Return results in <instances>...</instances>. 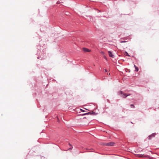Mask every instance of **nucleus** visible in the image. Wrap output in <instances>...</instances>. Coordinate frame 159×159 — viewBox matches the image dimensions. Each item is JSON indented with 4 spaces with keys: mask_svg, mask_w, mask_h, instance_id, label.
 <instances>
[{
    "mask_svg": "<svg viewBox=\"0 0 159 159\" xmlns=\"http://www.w3.org/2000/svg\"><path fill=\"white\" fill-rule=\"evenodd\" d=\"M119 95H120V94H121L122 95V97L123 98H125L126 97H127L128 95H127L126 93H124L122 91H120L118 92Z\"/></svg>",
    "mask_w": 159,
    "mask_h": 159,
    "instance_id": "f257e3e1",
    "label": "nucleus"
},
{
    "mask_svg": "<svg viewBox=\"0 0 159 159\" xmlns=\"http://www.w3.org/2000/svg\"><path fill=\"white\" fill-rule=\"evenodd\" d=\"M115 143L113 142L105 143L104 145L107 146H113L114 145Z\"/></svg>",
    "mask_w": 159,
    "mask_h": 159,
    "instance_id": "f03ea898",
    "label": "nucleus"
},
{
    "mask_svg": "<svg viewBox=\"0 0 159 159\" xmlns=\"http://www.w3.org/2000/svg\"><path fill=\"white\" fill-rule=\"evenodd\" d=\"M83 50L84 52H90V50L86 48H83Z\"/></svg>",
    "mask_w": 159,
    "mask_h": 159,
    "instance_id": "7ed1b4c3",
    "label": "nucleus"
},
{
    "mask_svg": "<svg viewBox=\"0 0 159 159\" xmlns=\"http://www.w3.org/2000/svg\"><path fill=\"white\" fill-rule=\"evenodd\" d=\"M155 134H156L155 133H153L151 135H149L148 136L149 139H151L152 138V137H154Z\"/></svg>",
    "mask_w": 159,
    "mask_h": 159,
    "instance_id": "20e7f679",
    "label": "nucleus"
},
{
    "mask_svg": "<svg viewBox=\"0 0 159 159\" xmlns=\"http://www.w3.org/2000/svg\"><path fill=\"white\" fill-rule=\"evenodd\" d=\"M108 53L110 57L113 58L114 57V55L112 54L111 52L110 51H108Z\"/></svg>",
    "mask_w": 159,
    "mask_h": 159,
    "instance_id": "39448f33",
    "label": "nucleus"
},
{
    "mask_svg": "<svg viewBox=\"0 0 159 159\" xmlns=\"http://www.w3.org/2000/svg\"><path fill=\"white\" fill-rule=\"evenodd\" d=\"M134 66L135 67V71L137 72L139 70V68L137 67H136L135 65H134Z\"/></svg>",
    "mask_w": 159,
    "mask_h": 159,
    "instance_id": "423d86ee",
    "label": "nucleus"
},
{
    "mask_svg": "<svg viewBox=\"0 0 159 159\" xmlns=\"http://www.w3.org/2000/svg\"><path fill=\"white\" fill-rule=\"evenodd\" d=\"M124 54L126 56H130V55H129L128 53L126 52H125Z\"/></svg>",
    "mask_w": 159,
    "mask_h": 159,
    "instance_id": "0eeeda50",
    "label": "nucleus"
},
{
    "mask_svg": "<svg viewBox=\"0 0 159 159\" xmlns=\"http://www.w3.org/2000/svg\"><path fill=\"white\" fill-rule=\"evenodd\" d=\"M130 106L131 107H132V108H134V105L133 104H131L130 105Z\"/></svg>",
    "mask_w": 159,
    "mask_h": 159,
    "instance_id": "6e6552de",
    "label": "nucleus"
},
{
    "mask_svg": "<svg viewBox=\"0 0 159 159\" xmlns=\"http://www.w3.org/2000/svg\"><path fill=\"white\" fill-rule=\"evenodd\" d=\"M126 41H121V42H120V43H125V42H126Z\"/></svg>",
    "mask_w": 159,
    "mask_h": 159,
    "instance_id": "1a4fd4ad",
    "label": "nucleus"
},
{
    "mask_svg": "<svg viewBox=\"0 0 159 159\" xmlns=\"http://www.w3.org/2000/svg\"><path fill=\"white\" fill-rule=\"evenodd\" d=\"M90 114V112H88V113L84 114L83 115H88V114Z\"/></svg>",
    "mask_w": 159,
    "mask_h": 159,
    "instance_id": "9d476101",
    "label": "nucleus"
},
{
    "mask_svg": "<svg viewBox=\"0 0 159 159\" xmlns=\"http://www.w3.org/2000/svg\"><path fill=\"white\" fill-rule=\"evenodd\" d=\"M107 72V70L106 69H104V72Z\"/></svg>",
    "mask_w": 159,
    "mask_h": 159,
    "instance_id": "9b49d317",
    "label": "nucleus"
},
{
    "mask_svg": "<svg viewBox=\"0 0 159 159\" xmlns=\"http://www.w3.org/2000/svg\"><path fill=\"white\" fill-rule=\"evenodd\" d=\"M104 57L105 59L107 60V58L105 56H104Z\"/></svg>",
    "mask_w": 159,
    "mask_h": 159,
    "instance_id": "f8f14e48",
    "label": "nucleus"
},
{
    "mask_svg": "<svg viewBox=\"0 0 159 159\" xmlns=\"http://www.w3.org/2000/svg\"><path fill=\"white\" fill-rule=\"evenodd\" d=\"M81 111L83 112H84V111L82 110H81Z\"/></svg>",
    "mask_w": 159,
    "mask_h": 159,
    "instance_id": "ddd939ff",
    "label": "nucleus"
},
{
    "mask_svg": "<svg viewBox=\"0 0 159 159\" xmlns=\"http://www.w3.org/2000/svg\"><path fill=\"white\" fill-rule=\"evenodd\" d=\"M107 75H110V73H107Z\"/></svg>",
    "mask_w": 159,
    "mask_h": 159,
    "instance_id": "4468645a",
    "label": "nucleus"
},
{
    "mask_svg": "<svg viewBox=\"0 0 159 159\" xmlns=\"http://www.w3.org/2000/svg\"><path fill=\"white\" fill-rule=\"evenodd\" d=\"M71 149V148H69V150H70V149Z\"/></svg>",
    "mask_w": 159,
    "mask_h": 159,
    "instance_id": "2eb2a0df",
    "label": "nucleus"
},
{
    "mask_svg": "<svg viewBox=\"0 0 159 159\" xmlns=\"http://www.w3.org/2000/svg\"><path fill=\"white\" fill-rule=\"evenodd\" d=\"M102 53H103V54H104V52H102Z\"/></svg>",
    "mask_w": 159,
    "mask_h": 159,
    "instance_id": "dca6fc26",
    "label": "nucleus"
},
{
    "mask_svg": "<svg viewBox=\"0 0 159 159\" xmlns=\"http://www.w3.org/2000/svg\"><path fill=\"white\" fill-rule=\"evenodd\" d=\"M142 156H139V157H142Z\"/></svg>",
    "mask_w": 159,
    "mask_h": 159,
    "instance_id": "f3484780",
    "label": "nucleus"
}]
</instances>
